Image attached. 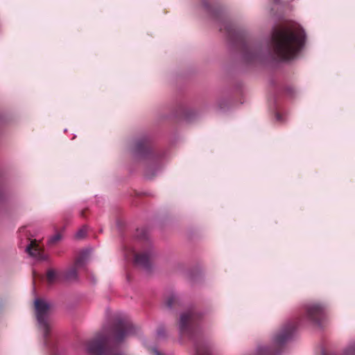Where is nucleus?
Returning a JSON list of instances; mask_svg holds the SVG:
<instances>
[{
	"instance_id": "obj_1",
	"label": "nucleus",
	"mask_w": 355,
	"mask_h": 355,
	"mask_svg": "<svg viewBox=\"0 0 355 355\" xmlns=\"http://www.w3.org/2000/svg\"><path fill=\"white\" fill-rule=\"evenodd\" d=\"M136 333V327L130 320L119 319L110 329H104L87 343V352L90 355H122L112 339L120 343L126 336Z\"/></svg>"
},
{
	"instance_id": "obj_2",
	"label": "nucleus",
	"mask_w": 355,
	"mask_h": 355,
	"mask_svg": "<svg viewBox=\"0 0 355 355\" xmlns=\"http://www.w3.org/2000/svg\"><path fill=\"white\" fill-rule=\"evenodd\" d=\"M304 40V32L300 28H276L272 33L271 46L280 60H290L299 53Z\"/></svg>"
},
{
	"instance_id": "obj_3",
	"label": "nucleus",
	"mask_w": 355,
	"mask_h": 355,
	"mask_svg": "<svg viewBox=\"0 0 355 355\" xmlns=\"http://www.w3.org/2000/svg\"><path fill=\"white\" fill-rule=\"evenodd\" d=\"M220 31L224 30L228 37L234 42L238 39L241 42V51L246 62H252L259 58V51L257 48L250 46L236 30L234 26L229 23H225L220 28Z\"/></svg>"
},
{
	"instance_id": "obj_4",
	"label": "nucleus",
	"mask_w": 355,
	"mask_h": 355,
	"mask_svg": "<svg viewBox=\"0 0 355 355\" xmlns=\"http://www.w3.org/2000/svg\"><path fill=\"white\" fill-rule=\"evenodd\" d=\"M200 314L193 310H189L181 314L179 322L180 332L182 336L191 337L193 334Z\"/></svg>"
},
{
	"instance_id": "obj_5",
	"label": "nucleus",
	"mask_w": 355,
	"mask_h": 355,
	"mask_svg": "<svg viewBox=\"0 0 355 355\" xmlns=\"http://www.w3.org/2000/svg\"><path fill=\"white\" fill-rule=\"evenodd\" d=\"M35 309L38 323L43 329L44 336H47L49 331L48 314L51 309V305L49 303L42 299H37L35 301Z\"/></svg>"
},
{
	"instance_id": "obj_6",
	"label": "nucleus",
	"mask_w": 355,
	"mask_h": 355,
	"mask_svg": "<svg viewBox=\"0 0 355 355\" xmlns=\"http://www.w3.org/2000/svg\"><path fill=\"white\" fill-rule=\"evenodd\" d=\"M324 313L322 306L318 304H313L306 307V318L311 322L320 325L324 318Z\"/></svg>"
},
{
	"instance_id": "obj_7",
	"label": "nucleus",
	"mask_w": 355,
	"mask_h": 355,
	"mask_svg": "<svg viewBox=\"0 0 355 355\" xmlns=\"http://www.w3.org/2000/svg\"><path fill=\"white\" fill-rule=\"evenodd\" d=\"M153 258V253L151 249L144 250L139 253H135V263L145 269H150Z\"/></svg>"
},
{
	"instance_id": "obj_8",
	"label": "nucleus",
	"mask_w": 355,
	"mask_h": 355,
	"mask_svg": "<svg viewBox=\"0 0 355 355\" xmlns=\"http://www.w3.org/2000/svg\"><path fill=\"white\" fill-rule=\"evenodd\" d=\"M134 152L135 154L141 157L147 155L150 152L148 140L146 138H144L136 141L134 147Z\"/></svg>"
},
{
	"instance_id": "obj_9",
	"label": "nucleus",
	"mask_w": 355,
	"mask_h": 355,
	"mask_svg": "<svg viewBox=\"0 0 355 355\" xmlns=\"http://www.w3.org/2000/svg\"><path fill=\"white\" fill-rule=\"evenodd\" d=\"M26 252L33 257L39 259H43V251L39 246L35 240H33L30 242L29 245L26 248Z\"/></svg>"
},
{
	"instance_id": "obj_10",
	"label": "nucleus",
	"mask_w": 355,
	"mask_h": 355,
	"mask_svg": "<svg viewBox=\"0 0 355 355\" xmlns=\"http://www.w3.org/2000/svg\"><path fill=\"white\" fill-rule=\"evenodd\" d=\"M194 355H211L209 347L205 344H197Z\"/></svg>"
},
{
	"instance_id": "obj_11",
	"label": "nucleus",
	"mask_w": 355,
	"mask_h": 355,
	"mask_svg": "<svg viewBox=\"0 0 355 355\" xmlns=\"http://www.w3.org/2000/svg\"><path fill=\"white\" fill-rule=\"evenodd\" d=\"M87 254L85 252H82L76 259L74 266L79 268L83 267L85 264Z\"/></svg>"
},
{
	"instance_id": "obj_12",
	"label": "nucleus",
	"mask_w": 355,
	"mask_h": 355,
	"mask_svg": "<svg viewBox=\"0 0 355 355\" xmlns=\"http://www.w3.org/2000/svg\"><path fill=\"white\" fill-rule=\"evenodd\" d=\"M57 279V274L53 269L48 270L46 272V280L49 284H52Z\"/></svg>"
},
{
	"instance_id": "obj_13",
	"label": "nucleus",
	"mask_w": 355,
	"mask_h": 355,
	"mask_svg": "<svg viewBox=\"0 0 355 355\" xmlns=\"http://www.w3.org/2000/svg\"><path fill=\"white\" fill-rule=\"evenodd\" d=\"M62 238V235L60 232H57L54 235H53L49 240L48 243L50 245H56L58 242L61 241Z\"/></svg>"
},
{
	"instance_id": "obj_14",
	"label": "nucleus",
	"mask_w": 355,
	"mask_h": 355,
	"mask_svg": "<svg viewBox=\"0 0 355 355\" xmlns=\"http://www.w3.org/2000/svg\"><path fill=\"white\" fill-rule=\"evenodd\" d=\"M79 268L76 267V266H73L67 272V279H76L77 277V271Z\"/></svg>"
},
{
	"instance_id": "obj_15",
	"label": "nucleus",
	"mask_w": 355,
	"mask_h": 355,
	"mask_svg": "<svg viewBox=\"0 0 355 355\" xmlns=\"http://www.w3.org/2000/svg\"><path fill=\"white\" fill-rule=\"evenodd\" d=\"M86 234H87V227H83L80 230H79L77 232V233L76 234V238L78 239H82L85 238V236H86Z\"/></svg>"
},
{
	"instance_id": "obj_16",
	"label": "nucleus",
	"mask_w": 355,
	"mask_h": 355,
	"mask_svg": "<svg viewBox=\"0 0 355 355\" xmlns=\"http://www.w3.org/2000/svg\"><path fill=\"white\" fill-rule=\"evenodd\" d=\"M177 301V297L175 295H171L169 296L166 301V304L167 305V306L168 307H172L174 304Z\"/></svg>"
},
{
	"instance_id": "obj_17",
	"label": "nucleus",
	"mask_w": 355,
	"mask_h": 355,
	"mask_svg": "<svg viewBox=\"0 0 355 355\" xmlns=\"http://www.w3.org/2000/svg\"><path fill=\"white\" fill-rule=\"evenodd\" d=\"M355 354V343L350 345L345 351L344 355H354Z\"/></svg>"
},
{
	"instance_id": "obj_18",
	"label": "nucleus",
	"mask_w": 355,
	"mask_h": 355,
	"mask_svg": "<svg viewBox=\"0 0 355 355\" xmlns=\"http://www.w3.org/2000/svg\"><path fill=\"white\" fill-rule=\"evenodd\" d=\"M149 352L151 355H161L156 349H150Z\"/></svg>"
},
{
	"instance_id": "obj_19",
	"label": "nucleus",
	"mask_w": 355,
	"mask_h": 355,
	"mask_svg": "<svg viewBox=\"0 0 355 355\" xmlns=\"http://www.w3.org/2000/svg\"><path fill=\"white\" fill-rule=\"evenodd\" d=\"M157 334L159 336H162L164 334V327H159L157 329Z\"/></svg>"
},
{
	"instance_id": "obj_20",
	"label": "nucleus",
	"mask_w": 355,
	"mask_h": 355,
	"mask_svg": "<svg viewBox=\"0 0 355 355\" xmlns=\"http://www.w3.org/2000/svg\"><path fill=\"white\" fill-rule=\"evenodd\" d=\"M87 211V209H83L81 213H80V215L82 217H85V214L86 212Z\"/></svg>"
},
{
	"instance_id": "obj_21",
	"label": "nucleus",
	"mask_w": 355,
	"mask_h": 355,
	"mask_svg": "<svg viewBox=\"0 0 355 355\" xmlns=\"http://www.w3.org/2000/svg\"><path fill=\"white\" fill-rule=\"evenodd\" d=\"M276 117L277 120H280V115L278 113L276 114Z\"/></svg>"
}]
</instances>
